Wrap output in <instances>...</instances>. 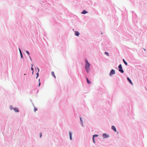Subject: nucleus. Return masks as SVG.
Masks as SVG:
<instances>
[{"label":"nucleus","mask_w":147,"mask_h":147,"mask_svg":"<svg viewBox=\"0 0 147 147\" xmlns=\"http://www.w3.org/2000/svg\"><path fill=\"white\" fill-rule=\"evenodd\" d=\"M85 60L86 62L85 68L87 72L88 73L89 72L90 70L89 67L90 65V64L86 59Z\"/></svg>","instance_id":"obj_1"},{"label":"nucleus","mask_w":147,"mask_h":147,"mask_svg":"<svg viewBox=\"0 0 147 147\" xmlns=\"http://www.w3.org/2000/svg\"><path fill=\"white\" fill-rule=\"evenodd\" d=\"M115 73V71L113 69H112L110 73V76H112V74H114Z\"/></svg>","instance_id":"obj_2"},{"label":"nucleus","mask_w":147,"mask_h":147,"mask_svg":"<svg viewBox=\"0 0 147 147\" xmlns=\"http://www.w3.org/2000/svg\"><path fill=\"white\" fill-rule=\"evenodd\" d=\"M111 129L112 130H113L115 132L116 131V129L115 127L114 126H112Z\"/></svg>","instance_id":"obj_3"},{"label":"nucleus","mask_w":147,"mask_h":147,"mask_svg":"<svg viewBox=\"0 0 147 147\" xmlns=\"http://www.w3.org/2000/svg\"><path fill=\"white\" fill-rule=\"evenodd\" d=\"M127 79L129 81V82L131 84L133 85V83H132V82H131V80H130V79L128 78V77H127Z\"/></svg>","instance_id":"obj_4"},{"label":"nucleus","mask_w":147,"mask_h":147,"mask_svg":"<svg viewBox=\"0 0 147 147\" xmlns=\"http://www.w3.org/2000/svg\"><path fill=\"white\" fill-rule=\"evenodd\" d=\"M75 34L76 35L78 36L80 34L78 32H75Z\"/></svg>","instance_id":"obj_5"},{"label":"nucleus","mask_w":147,"mask_h":147,"mask_svg":"<svg viewBox=\"0 0 147 147\" xmlns=\"http://www.w3.org/2000/svg\"><path fill=\"white\" fill-rule=\"evenodd\" d=\"M51 74L55 78H56V77L55 75L54 72L53 71H52L51 72Z\"/></svg>","instance_id":"obj_6"},{"label":"nucleus","mask_w":147,"mask_h":147,"mask_svg":"<svg viewBox=\"0 0 147 147\" xmlns=\"http://www.w3.org/2000/svg\"><path fill=\"white\" fill-rule=\"evenodd\" d=\"M69 138L70 140H72V137H71V133L70 132H69Z\"/></svg>","instance_id":"obj_7"},{"label":"nucleus","mask_w":147,"mask_h":147,"mask_svg":"<svg viewBox=\"0 0 147 147\" xmlns=\"http://www.w3.org/2000/svg\"><path fill=\"white\" fill-rule=\"evenodd\" d=\"M87 13V12L86 10H84L82 12V13L83 14H85Z\"/></svg>","instance_id":"obj_8"},{"label":"nucleus","mask_w":147,"mask_h":147,"mask_svg":"<svg viewBox=\"0 0 147 147\" xmlns=\"http://www.w3.org/2000/svg\"><path fill=\"white\" fill-rule=\"evenodd\" d=\"M14 110L16 111L17 112H18L19 111L18 109L17 108H14Z\"/></svg>","instance_id":"obj_9"},{"label":"nucleus","mask_w":147,"mask_h":147,"mask_svg":"<svg viewBox=\"0 0 147 147\" xmlns=\"http://www.w3.org/2000/svg\"><path fill=\"white\" fill-rule=\"evenodd\" d=\"M123 61L124 62V64L126 65H127V63L125 61V60H124V59H123Z\"/></svg>","instance_id":"obj_10"},{"label":"nucleus","mask_w":147,"mask_h":147,"mask_svg":"<svg viewBox=\"0 0 147 147\" xmlns=\"http://www.w3.org/2000/svg\"><path fill=\"white\" fill-rule=\"evenodd\" d=\"M86 80L88 84H90L91 83L89 81L88 79L87 78H86Z\"/></svg>","instance_id":"obj_11"},{"label":"nucleus","mask_w":147,"mask_h":147,"mask_svg":"<svg viewBox=\"0 0 147 147\" xmlns=\"http://www.w3.org/2000/svg\"><path fill=\"white\" fill-rule=\"evenodd\" d=\"M19 51H20V54L21 57L22 58H23V56H22V53L21 52V50H20V49H19Z\"/></svg>","instance_id":"obj_12"},{"label":"nucleus","mask_w":147,"mask_h":147,"mask_svg":"<svg viewBox=\"0 0 147 147\" xmlns=\"http://www.w3.org/2000/svg\"><path fill=\"white\" fill-rule=\"evenodd\" d=\"M103 137L105 138V137L106 138H107L108 136V135H107L106 134H103Z\"/></svg>","instance_id":"obj_13"},{"label":"nucleus","mask_w":147,"mask_h":147,"mask_svg":"<svg viewBox=\"0 0 147 147\" xmlns=\"http://www.w3.org/2000/svg\"><path fill=\"white\" fill-rule=\"evenodd\" d=\"M119 71L121 72V73H123L124 72V71L123 69H119Z\"/></svg>","instance_id":"obj_14"},{"label":"nucleus","mask_w":147,"mask_h":147,"mask_svg":"<svg viewBox=\"0 0 147 147\" xmlns=\"http://www.w3.org/2000/svg\"><path fill=\"white\" fill-rule=\"evenodd\" d=\"M118 68L119 69H122V65H121V64H120L119 66H118Z\"/></svg>","instance_id":"obj_15"},{"label":"nucleus","mask_w":147,"mask_h":147,"mask_svg":"<svg viewBox=\"0 0 147 147\" xmlns=\"http://www.w3.org/2000/svg\"><path fill=\"white\" fill-rule=\"evenodd\" d=\"M38 72L39 71V69L38 68ZM38 72L37 74H36V75H37V77H36V78L38 76Z\"/></svg>","instance_id":"obj_16"},{"label":"nucleus","mask_w":147,"mask_h":147,"mask_svg":"<svg viewBox=\"0 0 147 147\" xmlns=\"http://www.w3.org/2000/svg\"><path fill=\"white\" fill-rule=\"evenodd\" d=\"M92 140H93V141L95 143V141H94V137L93 136V137H92Z\"/></svg>","instance_id":"obj_17"},{"label":"nucleus","mask_w":147,"mask_h":147,"mask_svg":"<svg viewBox=\"0 0 147 147\" xmlns=\"http://www.w3.org/2000/svg\"><path fill=\"white\" fill-rule=\"evenodd\" d=\"M105 54H106L107 56H109V53L108 52H105Z\"/></svg>","instance_id":"obj_18"},{"label":"nucleus","mask_w":147,"mask_h":147,"mask_svg":"<svg viewBox=\"0 0 147 147\" xmlns=\"http://www.w3.org/2000/svg\"><path fill=\"white\" fill-rule=\"evenodd\" d=\"M98 136V135H94L93 136L94 137H97Z\"/></svg>","instance_id":"obj_19"},{"label":"nucleus","mask_w":147,"mask_h":147,"mask_svg":"<svg viewBox=\"0 0 147 147\" xmlns=\"http://www.w3.org/2000/svg\"><path fill=\"white\" fill-rule=\"evenodd\" d=\"M38 81L39 82V86L40 84V79H39Z\"/></svg>","instance_id":"obj_20"},{"label":"nucleus","mask_w":147,"mask_h":147,"mask_svg":"<svg viewBox=\"0 0 147 147\" xmlns=\"http://www.w3.org/2000/svg\"><path fill=\"white\" fill-rule=\"evenodd\" d=\"M37 110V108H34V111H36Z\"/></svg>","instance_id":"obj_21"},{"label":"nucleus","mask_w":147,"mask_h":147,"mask_svg":"<svg viewBox=\"0 0 147 147\" xmlns=\"http://www.w3.org/2000/svg\"><path fill=\"white\" fill-rule=\"evenodd\" d=\"M42 136V133H40V137H41V136Z\"/></svg>","instance_id":"obj_22"},{"label":"nucleus","mask_w":147,"mask_h":147,"mask_svg":"<svg viewBox=\"0 0 147 147\" xmlns=\"http://www.w3.org/2000/svg\"><path fill=\"white\" fill-rule=\"evenodd\" d=\"M26 53H27L28 54V55H29L30 53H29V52L28 51H26Z\"/></svg>","instance_id":"obj_23"},{"label":"nucleus","mask_w":147,"mask_h":147,"mask_svg":"<svg viewBox=\"0 0 147 147\" xmlns=\"http://www.w3.org/2000/svg\"><path fill=\"white\" fill-rule=\"evenodd\" d=\"M31 69L33 71L32 73H33V68H32V67L31 68Z\"/></svg>","instance_id":"obj_24"},{"label":"nucleus","mask_w":147,"mask_h":147,"mask_svg":"<svg viewBox=\"0 0 147 147\" xmlns=\"http://www.w3.org/2000/svg\"><path fill=\"white\" fill-rule=\"evenodd\" d=\"M80 120L81 122H82V119H81V118H80Z\"/></svg>","instance_id":"obj_25"},{"label":"nucleus","mask_w":147,"mask_h":147,"mask_svg":"<svg viewBox=\"0 0 147 147\" xmlns=\"http://www.w3.org/2000/svg\"><path fill=\"white\" fill-rule=\"evenodd\" d=\"M33 65L32 64V67Z\"/></svg>","instance_id":"obj_26"},{"label":"nucleus","mask_w":147,"mask_h":147,"mask_svg":"<svg viewBox=\"0 0 147 147\" xmlns=\"http://www.w3.org/2000/svg\"><path fill=\"white\" fill-rule=\"evenodd\" d=\"M30 59L31 60V58H30Z\"/></svg>","instance_id":"obj_27"}]
</instances>
